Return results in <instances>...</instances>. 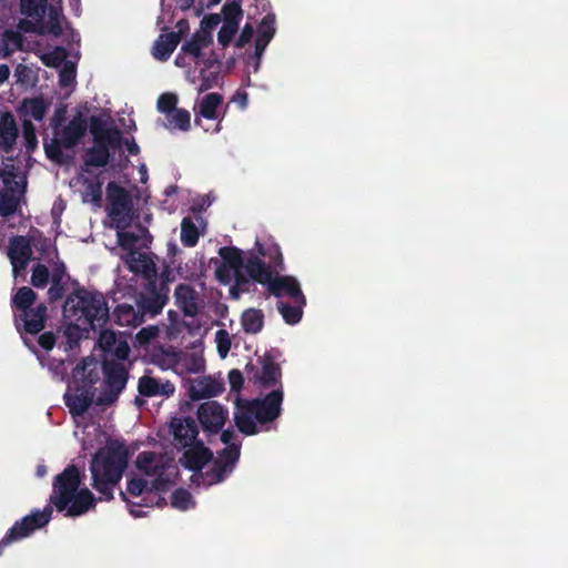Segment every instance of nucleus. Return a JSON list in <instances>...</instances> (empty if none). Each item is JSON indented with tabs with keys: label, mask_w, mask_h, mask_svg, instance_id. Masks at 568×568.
Instances as JSON below:
<instances>
[{
	"label": "nucleus",
	"mask_w": 568,
	"mask_h": 568,
	"mask_svg": "<svg viewBox=\"0 0 568 568\" xmlns=\"http://www.w3.org/2000/svg\"><path fill=\"white\" fill-rule=\"evenodd\" d=\"M293 304L294 305L292 306L283 302H278L277 304V308L287 324H296L302 318L303 307L305 306V304Z\"/></svg>",
	"instance_id": "37998d69"
},
{
	"label": "nucleus",
	"mask_w": 568,
	"mask_h": 568,
	"mask_svg": "<svg viewBox=\"0 0 568 568\" xmlns=\"http://www.w3.org/2000/svg\"><path fill=\"white\" fill-rule=\"evenodd\" d=\"M194 67L199 68L200 74L196 75L195 72L187 71L186 78L193 84L200 82L197 87L199 92L207 91L219 84L220 73L219 68L215 65L214 59L211 60V62L207 64Z\"/></svg>",
	"instance_id": "aec40b11"
},
{
	"label": "nucleus",
	"mask_w": 568,
	"mask_h": 568,
	"mask_svg": "<svg viewBox=\"0 0 568 568\" xmlns=\"http://www.w3.org/2000/svg\"><path fill=\"white\" fill-rule=\"evenodd\" d=\"M36 294L29 287H21L13 297V304L22 311H28V307L34 302Z\"/></svg>",
	"instance_id": "a18cd8bd"
},
{
	"label": "nucleus",
	"mask_w": 568,
	"mask_h": 568,
	"mask_svg": "<svg viewBox=\"0 0 568 568\" xmlns=\"http://www.w3.org/2000/svg\"><path fill=\"white\" fill-rule=\"evenodd\" d=\"M252 37H253V28L251 26L246 24L243 28V30L237 39V42H236L237 47H244L246 43H248L251 41Z\"/></svg>",
	"instance_id": "680f3d73"
},
{
	"label": "nucleus",
	"mask_w": 568,
	"mask_h": 568,
	"mask_svg": "<svg viewBox=\"0 0 568 568\" xmlns=\"http://www.w3.org/2000/svg\"><path fill=\"white\" fill-rule=\"evenodd\" d=\"M171 504L179 510H189L195 505L191 494L184 489H178L173 493Z\"/></svg>",
	"instance_id": "c03bdc74"
},
{
	"label": "nucleus",
	"mask_w": 568,
	"mask_h": 568,
	"mask_svg": "<svg viewBox=\"0 0 568 568\" xmlns=\"http://www.w3.org/2000/svg\"><path fill=\"white\" fill-rule=\"evenodd\" d=\"M187 326L194 339L186 346L187 351L179 353V373L196 374L205 368L203 338L207 329L202 328L200 325L193 326V324H189Z\"/></svg>",
	"instance_id": "2eb2a0df"
},
{
	"label": "nucleus",
	"mask_w": 568,
	"mask_h": 568,
	"mask_svg": "<svg viewBox=\"0 0 568 568\" xmlns=\"http://www.w3.org/2000/svg\"><path fill=\"white\" fill-rule=\"evenodd\" d=\"M283 393L280 388L272 390L263 399L236 400L234 422L245 435L261 432L262 426L276 419L281 414Z\"/></svg>",
	"instance_id": "0eeeda50"
},
{
	"label": "nucleus",
	"mask_w": 568,
	"mask_h": 568,
	"mask_svg": "<svg viewBox=\"0 0 568 568\" xmlns=\"http://www.w3.org/2000/svg\"><path fill=\"white\" fill-rule=\"evenodd\" d=\"M229 418V410L214 400L202 403L197 408V419L203 429L217 433Z\"/></svg>",
	"instance_id": "6ab92c4d"
},
{
	"label": "nucleus",
	"mask_w": 568,
	"mask_h": 568,
	"mask_svg": "<svg viewBox=\"0 0 568 568\" xmlns=\"http://www.w3.org/2000/svg\"><path fill=\"white\" fill-rule=\"evenodd\" d=\"M234 102L242 109L244 110L246 106H247V103H248V98H247V94L245 92H237L235 95H234Z\"/></svg>",
	"instance_id": "0e129e2a"
},
{
	"label": "nucleus",
	"mask_w": 568,
	"mask_h": 568,
	"mask_svg": "<svg viewBox=\"0 0 568 568\" xmlns=\"http://www.w3.org/2000/svg\"><path fill=\"white\" fill-rule=\"evenodd\" d=\"M23 139L26 141L27 148L32 150L37 145V136L34 126L29 120H24L23 122Z\"/></svg>",
	"instance_id": "864d4df0"
},
{
	"label": "nucleus",
	"mask_w": 568,
	"mask_h": 568,
	"mask_svg": "<svg viewBox=\"0 0 568 568\" xmlns=\"http://www.w3.org/2000/svg\"><path fill=\"white\" fill-rule=\"evenodd\" d=\"M18 125L11 113H3L0 116V150L9 152L18 138Z\"/></svg>",
	"instance_id": "bb28decb"
},
{
	"label": "nucleus",
	"mask_w": 568,
	"mask_h": 568,
	"mask_svg": "<svg viewBox=\"0 0 568 568\" xmlns=\"http://www.w3.org/2000/svg\"><path fill=\"white\" fill-rule=\"evenodd\" d=\"M171 429L176 444L185 449L181 459L182 464L191 470L203 468L212 458V454L196 442L197 426L195 422L192 418H173Z\"/></svg>",
	"instance_id": "f8f14e48"
},
{
	"label": "nucleus",
	"mask_w": 568,
	"mask_h": 568,
	"mask_svg": "<svg viewBox=\"0 0 568 568\" xmlns=\"http://www.w3.org/2000/svg\"><path fill=\"white\" fill-rule=\"evenodd\" d=\"M89 329H91V327L83 324L81 321H68L64 318L63 335L65 336L70 348L78 344L80 339L85 337Z\"/></svg>",
	"instance_id": "4c0bfd02"
},
{
	"label": "nucleus",
	"mask_w": 568,
	"mask_h": 568,
	"mask_svg": "<svg viewBox=\"0 0 568 568\" xmlns=\"http://www.w3.org/2000/svg\"><path fill=\"white\" fill-rule=\"evenodd\" d=\"M162 277L165 282H174L178 277L181 278H189L190 276L184 273L182 267H178L176 271L166 267L165 271L162 273Z\"/></svg>",
	"instance_id": "13d9d810"
},
{
	"label": "nucleus",
	"mask_w": 568,
	"mask_h": 568,
	"mask_svg": "<svg viewBox=\"0 0 568 568\" xmlns=\"http://www.w3.org/2000/svg\"><path fill=\"white\" fill-rule=\"evenodd\" d=\"M235 439L236 436L231 430H224L221 434V440L226 447L219 457L207 466V469L201 474L203 484H217L232 473L240 456V444H237Z\"/></svg>",
	"instance_id": "4468645a"
},
{
	"label": "nucleus",
	"mask_w": 568,
	"mask_h": 568,
	"mask_svg": "<svg viewBox=\"0 0 568 568\" xmlns=\"http://www.w3.org/2000/svg\"><path fill=\"white\" fill-rule=\"evenodd\" d=\"M179 43V37L174 32L163 33L153 45V57L156 60L165 61L170 58Z\"/></svg>",
	"instance_id": "2f4dec72"
},
{
	"label": "nucleus",
	"mask_w": 568,
	"mask_h": 568,
	"mask_svg": "<svg viewBox=\"0 0 568 568\" xmlns=\"http://www.w3.org/2000/svg\"><path fill=\"white\" fill-rule=\"evenodd\" d=\"M152 362L162 369H174L179 373V353L173 351H160L152 356Z\"/></svg>",
	"instance_id": "58836bf2"
},
{
	"label": "nucleus",
	"mask_w": 568,
	"mask_h": 568,
	"mask_svg": "<svg viewBox=\"0 0 568 568\" xmlns=\"http://www.w3.org/2000/svg\"><path fill=\"white\" fill-rule=\"evenodd\" d=\"M49 105L50 103L45 102L41 97L26 99L20 106V112L26 119L30 118L40 121L44 116Z\"/></svg>",
	"instance_id": "72a5a7b5"
},
{
	"label": "nucleus",
	"mask_w": 568,
	"mask_h": 568,
	"mask_svg": "<svg viewBox=\"0 0 568 568\" xmlns=\"http://www.w3.org/2000/svg\"><path fill=\"white\" fill-rule=\"evenodd\" d=\"M275 17L273 14H266L258 27L257 38L255 40V55L257 61L254 65V71L258 69V61L275 33Z\"/></svg>",
	"instance_id": "b1692460"
},
{
	"label": "nucleus",
	"mask_w": 568,
	"mask_h": 568,
	"mask_svg": "<svg viewBox=\"0 0 568 568\" xmlns=\"http://www.w3.org/2000/svg\"><path fill=\"white\" fill-rule=\"evenodd\" d=\"M10 75V69L7 64H0V83L8 80Z\"/></svg>",
	"instance_id": "338daca9"
},
{
	"label": "nucleus",
	"mask_w": 568,
	"mask_h": 568,
	"mask_svg": "<svg viewBox=\"0 0 568 568\" xmlns=\"http://www.w3.org/2000/svg\"><path fill=\"white\" fill-rule=\"evenodd\" d=\"M65 51L62 48H55L53 51L40 54L41 61L48 67H58L65 62Z\"/></svg>",
	"instance_id": "09e8293b"
},
{
	"label": "nucleus",
	"mask_w": 568,
	"mask_h": 568,
	"mask_svg": "<svg viewBox=\"0 0 568 568\" xmlns=\"http://www.w3.org/2000/svg\"><path fill=\"white\" fill-rule=\"evenodd\" d=\"M219 255L222 258L216 268L217 280L230 285V294L239 298L244 292L251 290L255 283L267 285V290L277 297H287L293 303L306 304L300 282L293 276H272L268 266L253 254L244 260L236 247H221Z\"/></svg>",
	"instance_id": "f257e3e1"
},
{
	"label": "nucleus",
	"mask_w": 568,
	"mask_h": 568,
	"mask_svg": "<svg viewBox=\"0 0 568 568\" xmlns=\"http://www.w3.org/2000/svg\"><path fill=\"white\" fill-rule=\"evenodd\" d=\"M22 49V37L19 31L7 30L0 37V57L8 58Z\"/></svg>",
	"instance_id": "f704fd0d"
},
{
	"label": "nucleus",
	"mask_w": 568,
	"mask_h": 568,
	"mask_svg": "<svg viewBox=\"0 0 568 568\" xmlns=\"http://www.w3.org/2000/svg\"><path fill=\"white\" fill-rule=\"evenodd\" d=\"M165 128L170 131H189L191 128V114L187 110L176 109L165 115Z\"/></svg>",
	"instance_id": "c9c22d12"
},
{
	"label": "nucleus",
	"mask_w": 568,
	"mask_h": 568,
	"mask_svg": "<svg viewBox=\"0 0 568 568\" xmlns=\"http://www.w3.org/2000/svg\"><path fill=\"white\" fill-rule=\"evenodd\" d=\"M223 102L222 95L219 93H209L201 98L195 106V113L207 120L222 119L221 105Z\"/></svg>",
	"instance_id": "393cba45"
},
{
	"label": "nucleus",
	"mask_w": 568,
	"mask_h": 568,
	"mask_svg": "<svg viewBox=\"0 0 568 568\" xmlns=\"http://www.w3.org/2000/svg\"><path fill=\"white\" fill-rule=\"evenodd\" d=\"M192 3H193V0H178V4H179L182 9H187V8H190Z\"/></svg>",
	"instance_id": "774afa93"
},
{
	"label": "nucleus",
	"mask_w": 568,
	"mask_h": 568,
	"mask_svg": "<svg viewBox=\"0 0 568 568\" xmlns=\"http://www.w3.org/2000/svg\"><path fill=\"white\" fill-rule=\"evenodd\" d=\"M14 75L17 77L18 82L23 84H30L34 80L33 71L29 67L22 64H19L16 68Z\"/></svg>",
	"instance_id": "5fc2aeb1"
},
{
	"label": "nucleus",
	"mask_w": 568,
	"mask_h": 568,
	"mask_svg": "<svg viewBox=\"0 0 568 568\" xmlns=\"http://www.w3.org/2000/svg\"><path fill=\"white\" fill-rule=\"evenodd\" d=\"M62 143L60 142V138L58 136L57 140L52 141L51 143H45L44 149L48 158L54 161H60L61 159V150L60 145Z\"/></svg>",
	"instance_id": "4d7b16f0"
},
{
	"label": "nucleus",
	"mask_w": 568,
	"mask_h": 568,
	"mask_svg": "<svg viewBox=\"0 0 568 568\" xmlns=\"http://www.w3.org/2000/svg\"><path fill=\"white\" fill-rule=\"evenodd\" d=\"M55 341H54V336L51 334V333H45V334H42L40 337H39V344L44 348V349H51L54 345Z\"/></svg>",
	"instance_id": "e2e57ef3"
},
{
	"label": "nucleus",
	"mask_w": 568,
	"mask_h": 568,
	"mask_svg": "<svg viewBox=\"0 0 568 568\" xmlns=\"http://www.w3.org/2000/svg\"><path fill=\"white\" fill-rule=\"evenodd\" d=\"M77 428H79V426H77ZM74 435L82 442L83 449H90L93 448L95 444L106 442V436L95 425H90L81 432L75 429Z\"/></svg>",
	"instance_id": "e433bc0d"
},
{
	"label": "nucleus",
	"mask_w": 568,
	"mask_h": 568,
	"mask_svg": "<svg viewBox=\"0 0 568 568\" xmlns=\"http://www.w3.org/2000/svg\"><path fill=\"white\" fill-rule=\"evenodd\" d=\"M229 382H230L232 389L239 390L243 384L242 374L236 369L231 371L229 373Z\"/></svg>",
	"instance_id": "052dcab7"
},
{
	"label": "nucleus",
	"mask_w": 568,
	"mask_h": 568,
	"mask_svg": "<svg viewBox=\"0 0 568 568\" xmlns=\"http://www.w3.org/2000/svg\"><path fill=\"white\" fill-rule=\"evenodd\" d=\"M242 326L247 333H257L263 326V314L258 310H247L242 315Z\"/></svg>",
	"instance_id": "ea45409f"
},
{
	"label": "nucleus",
	"mask_w": 568,
	"mask_h": 568,
	"mask_svg": "<svg viewBox=\"0 0 568 568\" xmlns=\"http://www.w3.org/2000/svg\"><path fill=\"white\" fill-rule=\"evenodd\" d=\"M47 307L43 304L22 313V321L27 332L36 334L44 326Z\"/></svg>",
	"instance_id": "473e14b6"
},
{
	"label": "nucleus",
	"mask_w": 568,
	"mask_h": 568,
	"mask_svg": "<svg viewBox=\"0 0 568 568\" xmlns=\"http://www.w3.org/2000/svg\"><path fill=\"white\" fill-rule=\"evenodd\" d=\"M105 376L104 388L97 397L99 405L114 403L126 384V373L122 365H106Z\"/></svg>",
	"instance_id": "a211bd4d"
},
{
	"label": "nucleus",
	"mask_w": 568,
	"mask_h": 568,
	"mask_svg": "<svg viewBox=\"0 0 568 568\" xmlns=\"http://www.w3.org/2000/svg\"><path fill=\"white\" fill-rule=\"evenodd\" d=\"M108 215L111 225L118 231L119 244L128 251L124 256L125 264L135 274L151 278L155 274V264L146 251L133 250L136 245H144L148 230L134 224V214L129 193L111 182L108 185Z\"/></svg>",
	"instance_id": "7ed1b4c3"
},
{
	"label": "nucleus",
	"mask_w": 568,
	"mask_h": 568,
	"mask_svg": "<svg viewBox=\"0 0 568 568\" xmlns=\"http://www.w3.org/2000/svg\"><path fill=\"white\" fill-rule=\"evenodd\" d=\"M216 349L221 358H225L231 349L232 339L229 332L220 329L215 334Z\"/></svg>",
	"instance_id": "de8ad7c7"
},
{
	"label": "nucleus",
	"mask_w": 568,
	"mask_h": 568,
	"mask_svg": "<svg viewBox=\"0 0 568 568\" xmlns=\"http://www.w3.org/2000/svg\"><path fill=\"white\" fill-rule=\"evenodd\" d=\"M134 466L135 470L128 474L120 495L130 514L142 517L146 514L143 508L160 505L162 493L176 480L178 468L172 459L153 452L140 453Z\"/></svg>",
	"instance_id": "f03ea898"
},
{
	"label": "nucleus",
	"mask_w": 568,
	"mask_h": 568,
	"mask_svg": "<svg viewBox=\"0 0 568 568\" xmlns=\"http://www.w3.org/2000/svg\"><path fill=\"white\" fill-rule=\"evenodd\" d=\"M27 185L26 175L13 161L0 171V214L7 216L17 211Z\"/></svg>",
	"instance_id": "ddd939ff"
},
{
	"label": "nucleus",
	"mask_w": 568,
	"mask_h": 568,
	"mask_svg": "<svg viewBox=\"0 0 568 568\" xmlns=\"http://www.w3.org/2000/svg\"><path fill=\"white\" fill-rule=\"evenodd\" d=\"M51 515L52 508L49 506L42 510L32 511L30 515H27L12 526L2 539V544L8 545L30 536L34 530L45 526L49 523Z\"/></svg>",
	"instance_id": "dca6fc26"
},
{
	"label": "nucleus",
	"mask_w": 568,
	"mask_h": 568,
	"mask_svg": "<svg viewBox=\"0 0 568 568\" xmlns=\"http://www.w3.org/2000/svg\"><path fill=\"white\" fill-rule=\"evenodd\" d=\"M240 252L242 253L244 264L246 263V258L252 254L257 256L260 260L261 256L267 257L270 262L275 266L282 263V253L280 246L273 241L261 242L260 240H256L254 250L246 253L240 250Z\"/></svg>",
	"instance_id": "c85d7f7f"
},
{
	"label": "nucleus",
	"mask_w": 568,
	"mask_h": 568,
	"mask_svg": "<svg viewBox=\"0 0 568 568\" xmlns=\"http://www.w3.org/2000/svg\"><path fill=\"white\" fill-rule=\"evenodd\" d=\"M63 276L64 265L62 263L52 264L50 270L43 264H38L32 272L31 283L36 287H44L51 281L52 285L48 293L51 300H57L62 294L60 282Z\"/></svg>",
	"instance_id": "f3484780"
},
{
	"label": "nucleus",
	"mask_w": 568,
	"mask_h": 568,
	"mask_svg": "<svg viewBox=\"0 0 568 568\" xmlns=\"http://www.w3.org/2000/svg\"><path fill=\"white\" fill-rule=\"evenodd\" d=\"M126 465V447L118 442L106 443L91 463L93 487L106 499H111L113 489L120 481Z\"/></svg>",
	"instance_id": "39448f33"
},
{
	"label": "nucleus",
	"mask_w": 568,
	"mask_h": 568,
	"mask_svg": "<svg viewBox=\"0 0 568 568\" xmlns=\"http://www.w3.org/2000/svg\"><path fill=\"white\" fill-rule=\"evenodd\" d=\"M278 368L273 363H265L260 374V379L264 384H274L278 378Z\"/></svg>",
	"instance_id": "8fccbe9b"
},
{
	"label": "nucleus",
	"mask_w": 568,
	"mask_h": 568,
	"mask_svg": "<svg viewBox=\"0 0 568 568\" xmlns=\"http://www.w3.org/2000/svg\"><path fill=\"white\" fill-rule=\"evenodd\" d=\"M222 385L211 377H200L190 384L189 394L192 399L210 398L222 392Z\"/></svg>",
	"instance_id": "a878e982"
},
{
	"label": "nucleus",
	"mask_w": 568,
	"mask_h": 568,
	"mask_svg": "<svg viewBox=\"0 0 568 568\" xmlns=\"http://www.w3.org/2000/svg\"><path fill=\"white\" fill-rule=\"evenodd\" d=\"M219 14H210L202 19L200 29L186 40L175 58V64L189 69L192 65L207 64L213 60V30L220 24Z\"/></svg>",
	"instance_id": "9b49d317"
},
{
	"label": "nucleus",
	"mask_w": 568,
	"mask_h": 568,
	"mask_svg": "<svg viewBox=\"0 0 568 568\" xmlns=\"http://www.w3.org/2000/svg\"><path fill=\"white\" fill-rule=\"evenodd\" d=\"M112 351L119 359H125L129 356L130 347L126 342L118 341Z\"/></svg>",
	"instance_id": "bf43d9fd"
},
{
	"label": "nucleus",
	"mask_w": 568,
	"mask_h": 568,
	"mask_svg": "<svg viewBox=\"0 0 568 568\" xmlns=\"http://www.w3.org/2000/svg\"><path fill=\"white\" fill-rule=\"evenodd\" d=\"M200 231L197 225L190 217H185L181 224V241L186 246H194L199 240Z\"/></svg>",
	"instance_id": "a19ab883"
},
{
	"label": "nucleus",
	"mask_w": 568,
	"mask_h": 568,
	"mask_svg": "<svg viewBox=\"0 0 568 568\" xmlns=\"http://www.w3.org/2000/svg\"><path fill=\"white\" fill-rule=\"evenodd\" d=\"M87 126V122L81 114L74 116L62 132L59 133L62 145L65 148L74 145L85 133Z\"/></svg>",
	"instance_id": "c756f323"
},
{
	"label": "nucleus",
	"mask_w": 568,
	"mask_h": 568,
	"mask_svg": "<svg viewBox=\"0 0 568 568\" xmlns=\"http://www.w3.org/2000/svg\"><path fill=\"white\" fill-rule=\"evenodd\" d=\"M175 28H176L175 33L178 34V37L180 39L182 36H184L190 30V24L186 20L182 19V20L178 21Z\"/></svg>",
	"instance_id": "69168bd1"
},
{
	"label": "nucleus",
	"mask_w": 568,
	"mask_h": 568,
	"mask_svg": "<svg viewBox=\"0 0 568 568\" xmlns=\"http://www.w3.org/2000/svg\"><path fill=\"white\" fill-rule=\"evenodd\" d=\"M73 186L78 187L79 192L82 194V200L85 203H93L99 205L102 192L101 185L97 181H87V179L81 174L73 181Z\"/></svg>",
	"instance_id": "7c9ffc66"
},
{
	"label": "nucleus",
	"mask_w": 568,
	"mask_h": 568,
	"mask_svg": "<svg viewBox=\"0 0 568 568\" xmlns=\"http://www.w3.org/2000/svg\"><path fill=\"white\" fill-rule=\"evenodd\" d=\"M175 387L170 382H160L150 376H143L139 381V392L144 396H171Z\"/></svg>",
	"instance_id": "cd10ccee"
},
{
	"label": "nucleus",
	"mask_w": 568,
	"mask_h": 568,
	"mask_svg": "<svg viewBox=\"0 0 568 568\" xmlns=\"http://www.w3.org/2000/svg\"><path fill=\"white\" fill-rule=\"evenodd\" d=\"M118 317L121 325H134L138 320L133 308L124 305L118 307Z\"/></svg>",
	"instance_id": "3c124183"
},
{
	"label": "nucleus",
	"mask_w": 568,
	"mask_h": 568,
	"mask_svg": "<svg viewBox=\"0 0 568 568\" xmlns=\"http://www.w3.org/2000/svg\"><path fill=\"white\" fill-rule=\"evenodd\" d=\"M116 342H118L116 336L111 331H103L100 334L99 345L105 352H112V349H113L114 345L116 344Z\"/></svg>",
	"instance_id": "603ef678"
},
{
	"label": "nucleus",
	"mask_w": 568,
	"mask_h": 568,
	"mask_svg": "<svg viewBox=\"0 0 568 568\" xmlns=\"http://www.w3.org/2000/svg\"><path fill=\"white\" fill-rule=\"evenodd\" d=\"M60 87L65 89V95H69L75 83V63L65 61L60 71Z\"/></svg>",
	"instance_id": "79ce46f5"
},
{
	"label": "nucleus",
	"mask_w": 568,
	"mask_h": 568,
	"mask_svg": "<svg viewBox=\"0 0 568 568\" xmlns=\"http://www.w3.org/2000/svg\"><path fill=\"white\" fill-rule=\"evenodd\" d=\"M63 316L68 321H81L92 329H97L106 322L109 307L102 294L78 290L67 298Z\"/></svg>",
	"instance_id": "9d476101"
},
{
	"label": "nucleus",
	"mask_w": 568,
	"mask_h": 568,
	"mask_svg": "<svg viewBox=\"0 0 568 568\" xmlns=\"http://www.w3.org/2000/svg\"><path fill=\"white\" fill-rule=\"evenodd\" d=\"M100 365L94 358H84L73 369L72 382L65 393V403L74 418H79L93 402V386L100 381ZM78 424V419H75Z\"/></svg>",
	"instance_id": "1a4fd4ad"
},
{
	"label": "nucleus",
	"mask_w": 568,
	"mask_h": 568,
	"mask_svg": "<svg viewBox=\"0 0 568 568\" xmlns=\"http://www.w3.org/2000/svg\"><path fill=\"white\" fill-rule=\"evenodd\" d=\"M242 18L240 6L232 4L224 9L223 24L217 34V41L222 47H226L239 29V23Z\"/></svg>",
	"instance_id": "412c9836"
},
{
	"label": "nucleus",
	"mask_w": 568,
	"mask_h": 568,
	"mask_svg": "<svg viewBox=\"0 0 568 568\" xmlns=\"http://www.w3.org/2000/svg\"><path fill=\"white\" fill-rule=\"evenodd\" d=\"M176 304L182 308L184 314L194 316L197 314L202 306V301L199 294L186 284H181L175 290Z\"/></svg>",
	"instance_id": "5701e85b"
},
{
	"label": "nucleus",
	"mask_w": 568,
	"mask_h": 568,
	"mask_svg": "<svg viewBox=\"0 0 568 568\" xmlns=\"http://www.w3.org/2000/svg\"><path fill=\"white\" fill-rule=\"evenodd\" d=\"M90 132L93 135V146L87 151L84 166H104L111 154L123 149L130 155L139 153V146L134 140L123 139L116 129H113L104 118L92 116Z\"/></svg>",
	"instance_id": "20e7f679"
},
{
	"label": "nucleus",
	"mask_w": 568,
	"mask_h": 568,
	"mask_svg": "<svg viewBox=\"0 0 568 568\" xmlns=\"http://www.w3.org/2000/svg\"><path fill=\"white\" fill-rule=\"evenodd\" d=\"M8 255L12 264L13 275L17 277L24 270L31 256L29 242L22 236L14 237L11 241Z\"/></svg>",
	"instance_id": "4be33fe9"
},
{
	"label": "nucleus",
	"mask_w": 568,
	"mask_h": 568,
	"mask_svg": "<svg viewBox=\"0 0 568 568\" xmlns=\"http://www.w3.org/2000/svg\"><path fill=\"white\" fill-rule=\"evenodd\" d=\"M61 0H20V12L23 18L18 29L23 32L58 36L60 23Z\"/></svg>",
	"instance_id": "6e6552de"
},
{
	"label": "nucleus",
	"mask_w": 568,
	"mask_h": 568,
	"mask_svg": "<svg viewBox=\"0 0 568 568\" xmlns=\"http://www.w3.org/2000/svg\"><path fill=\"white\" fill-rule=\"evenodd\" d=\"M80 484L79 470L73 466L64 469L55 478L50 499L59 511H64L70 517H77L94 506L93 494L87 487H81Z\"/></svg>",
	"instance_id": "423d86ee"
},
{
	"label": "nucleus",
	"mask_w": 568,
	"mask_h": 568,
	"mask_svg": "<svg viewBox=\"0 0 568 568\" xmlns=\"http://www.w3.org/2000/svg\"><path fill=\"white\" fill-rule=\"evenodd\" d=\"M158 334H159L158 327H155V326L144 327L136 334V339L140 344H146V343L151 342L152 339H154L158 336Z\"/></svg>",
	"instance_id": "6e6d98bb"
},
{
	"label": "nucleus",
	"mask_w": 568,
	"mask_h": 568,
	"mask_svg": "<svg viewBox=\"0 0 568 568\" xmlns=\"http://www.w3.org/2000/svg\"><path fill=\"white\" fill-rule=\"evenodd\" d=\"M179 98L174 93H163L158 99V110L163 114H169L173 110L179 109L178 105Z\"/></svg>",
	"instance_id": "49530a36"
}]
</instances>
